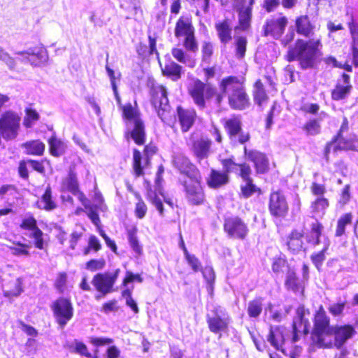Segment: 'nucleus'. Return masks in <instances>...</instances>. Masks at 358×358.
I'll return each instance as SVG.
<instances>
[{"instance_id": "obj_3", "label": "nucleus", "mask_w": 358, "mask_h": 358, "mask_svg": "<svg viewBox=\"0 0 358 358\" xmlns=\"http://www.w3.org/2000/svg\"><path fill=\"white\" fill-rule=\"evenodd\" d=\"M220 93L217 94L215 102L220 106L224 96L228 97L230 107L236 110H243L249 106V98L243 83L238 78L229 76L222 80L220 84Z\"/></svg>"}, {"instance_id": "obj_57", "label": "nucleus", "mask_w": 358, "mask_h": 358, "mask_svg": "<svg viewBox=\"0 0 358 358\" xmlns=\"http://www.w3.org/2000/svg\"><path fill=\"white\" fill-rule=\"evenodd\" d=\"M20 227L23 229L31 230V232H36V230L39 229L37 227L36 220L33 217L24 218L20 224Z\"/></svg>"}, {"instance_id": "obj_47", "label": "nucleus", "mask_w": 358, "mask_h": 358, "mask_svg": "<svg viewBox=\"0 0 358 358\" xmlns=\"http://www.w3.org/2000/svg\"><path fill=\"white\" fill-rule=\"evenodd\" d=\"M324 248L320 252L315 253L310 257L313 263L317 268L322 266L323 262L325 259V252L329 248V241L327 239L326 241H324Z\"/></svg>"}, {"instance_id": "obj_9", "label": "nucleus", "mask_w": 358, "mask_h": 358, "mask_svg": "<svg viewBox=\"0 0 358 358\" xmlns=\"http://www.w3.org/2000/svg\"><path fill=\"white\" fill-rule=\"evenodd\" d=\"M20 117L13 113L6 112L0 118V135L6 140L14 139L20 128Z\"/></svg>"}, {"instance_id": "obj_48", "label": "nucleus", "mask_w": 358, "mask_h": 358, "mask_svg": "<svg viewBox=\"0 0 358 358\" xmlns=\"http://www.w3.org/2000/svg\"><path fill=\"white\" fill-rule=\"evenodd\" d=\"M202 62L209 64L213 55V45L211 42L204 41L201 46Z\"/></svg>"}, {"instance_id": "obj_19", "label": "nucleus", "mask_w": 358, "mask_h": 358, "mask_svg": "<svg viewBox=\"0 0 358 358\" xmlns=\"http://www.w3.org/2000/svg\"><path fill=\"white\" fill-rule=\"evenodd\" d=\"M287 24V19L285 17L267 19L263 27L264 36L271 35L278 38L283 34Z\"/></svg>"}, {"instance_id": "obj_28", "label": "nucleus", "mask_w": 358, "mask_h": 358, "mask_svg": "<svg viewBox=\"0 0 358 358\" xmlns=\"http://www.w3.org/2000/svg\"><path fill=\"white\" fill-rule=\"evenodd\" d=\"M194 33V29L188 19L180 17L176 22L175 36L177 38L186 37Z\"/></svg>"}, {"instance_id": "obj_27", "label": "nucleus", "mask_w": 358, "mask_h": 358, "mask_svg": "<svg viewBox=\"0 0 358 358\" xmlns=\"http://www.w3.org/2000/svg\"><path fill=\"white\" fill-rule=\"evenodd\" d=\"M285 286L288 290H291L294 293H303V285L296 276V273L293 270H289L287 272Z\"/></svg>"}, {"instance_id": "obj_20", "label": "nucleus", "mask_w": 358, "mask_h": 358, "mask_svg": "<svg viewBox=\"0 0 358 358\" xmlns=\"http://www.w3.org/2000/svg\"><path fill=\"white\" fill-rule=\"evenodd\" d=\"M244 153L247 159L252 162L257 173H264L268 170V159L266 156L257 150H248L244 147Z\"/></svg>"}, {"instance_id": "obj_37", "label": "nucleus", "mask_w": 358, "mask_h": 358, "mask_svg": "<svg viewBox=\"0 0 358 358\" xmlns=\"http://www.w3.org/2000/svg\"><path fill=\"white\" fill-rule=\"evenodd\" d=\"M323 230V226L317 220L311 224L310 235L308 238V241L313 244L314 246L318 245L320 243V236Z\"/></svg>"}, {"instance_id": "obj_42", "label": "nucleus", "mask_w": 358, "mask_h": 358, "mask_svg": "<svg viewBox=\"0 0 358 358\" xmlns=\"http://www.w3.org/2000/svg\"><path fill=\"white\" fill-rule=\"evenodd\" d=\"M241 194L245 198H249L255 192H261V190L254 183L253 180L243 181L241 185Z\"/></svg>"}, {"instance_id": "obj_38", "label": "nucleus", "mask_w": 358, "mask_h": 358, "mask_svg": "<svg viewBox=\"0 0 358 358\" xmlns=\"http://www.w3.org/2000/svg\"><path fill=\"white\" fill-rule=\"evenodd\" d=\"M51 193L50 187H48L41 199L38 202V206L40 208L51 210L56 208L55 203L52 200Z\"/></svg>"}, {"instance_id": "obj_5", "label": "nucleus", "mask_w": 358, "mask_h": 358, "mask_svg": "<svg viewBox=\"0 0 358 358\" xmlns=\"http://www.w3.org/2000/svg\"><path fill=\"white\" fill-rule=\"evenodd\" d=\"M121 108L122 109L123 117L127 120V129L130 132L131 138L136 144H144L145 139V126L139 114L130 103L121 107Z\"/></svg>"}, {"instance_id": "obj_1", "label": "nucleus", "mask_w": 358, "mask_h": 358, "mask_svg": "<svg viewBox=\"0 0 358 358\" xmlns=\"http://www.w3.org/2000/svg\"><path fill=\"white\" fill-rule=\"evenodd\" d=\"M356 334L351 325H329V318L321 307L315 316L312 340L320 348H341Z\"/></svg>"}, {"instance_id": "obj_14", "label": "nucleus", "mask_w": 358, "mask_h": 358, "mask_svg": "<svg viewBox=\"0 0 358 358\" xmlns=\"http://www.w3.org/2000/svg\"><path fill=\"white\" fill-rule=\"evenodd\" d=\"M224 230L229 238L244 239L248 234L246 224L238 217H230L224 220Z\"/></svg>"}, {"instance_id": "obj_21", "label": "nucleus", "mask_w": 358, "mask_h": 358, "mask_svg": "<svg viewBox=\"0 0 358 358\" xmlns=\"http://www.w3.org/2000/svg\"><path fill=\"white\" fill-rule=\"evenodd\" d=\"M176 111L182 131H188L194 123L196 116L195 110L178 106Z\"/></svg>"}, {"instance_id": "obj_34", "label": "nucleus", "mask_w": 358, "mask_h": 358, "mask_svg": "<svg viewBox=\"0 0 358 358\" xmlns=\"http://www.w3.org/2000/svg\"><path fill=\"white\" fill-rule=\"evenodd\" d=\"M162 72L164 75L176 81L181 78L182 66L174 62H171L165 64L164 67L162 68Z\"/></svg>"}, {"instance_id": "obj_53", "label": "nucleus", "mask_w": 358, "mask_h": 358, "mask_svg": "<svg viewBox=\"0 0 358 358\" xmlns=\"http://www.w3.org/2000/svg\"><path fill=\"white\" fill-rule=\"evenodd\" d=\"M183 45L187 50L196 52L198 50V44L194 37V33L185 37Z\"/></svg>"}, {"instance_id": "obj_16", "label": "nucleus", "mask_w": 358, "mask_h": 358, "mask_svg": "<svg viewBox=\"0 0 358 358\" xmlns=\"http://www.w3.org/2000/svg\"><path fill=\"white\" fill-rule=\"evenodd\" d=\"M225 128L227 129L231 141L234 143L244 144L250 138L249 133L242 131L241 121L238 117L226 120Z\"/></svg>"}, {"instance_id": "obj_11", "label": "nucleus", "mask_w": 358, "mask_h": 358, "mask_svg": "<svg viewBox=\"0 0 358 358\" xmlns=\"http://www.w3.org/2000/svg\"><path fill=\"white\" fill-rule=\"evenodd\" d=\"M309 312L303 306H299L296 309V315L293 320V342L299 341V337L304 334H308L310 327V323L306 317L309 315Z\"/></svg>"}, {"instance_id": "obj_52", "label": "nucleus", "mask_w": 358, "mask_h": 358, "mask_svg": "<svg viewBox=\"0 0 358 358\" xmlns=\"http://www.w3.org/2000/svg\"><path fill=\"white\" fill-rule=\"evenodd\" d=\"M39 119L38 113L31 108L26 110V115L24 119V125L27 127H31L34 122Z\"/></svg>"}, {"instance_id": "obj_60", "label": "nucleus", "mask_w": 358, "mask_h": 358, "mask_svg": "<svg viewBox=\"0 0 358 358\" xmlns=\"http://www.w3.org/2000/svg\"><path fill=\"white\" fill-rule=\"evenodd\" d=\"M104 266V259H91L86 264V268L91 271H96L102 269Z\"/></svg>"}, {"instance_id": "obj_12", "label": "nucleus", "mask_w": 358, "mask_h": 358, "mask_svg": "<svg viewBox=\"0 0 358 358\" xmlns=\"http://www.w3.org/2000/svg\"><path fill=\"white\" fill-rule=\"evenodd\" d=\"M15 55L22 56V58L18 59L22 63H29L35 66L46 63L48 59L47 51L43 47L30 48L27 50L17 52Z\"/></svg>"}, {"instance_id": "obj_23", "label": "nucleus", "mask_w": 358, "mask_h": 358, "mask_svg": "<svg viewBox=\"0 0 358 358\" xmlns=\"http://www.w3.org/2000/svg\"><path fill=\"white\" fill-rule=\"evenodd\" d=\"M212 141L208 138H201L194 141L192 150L199 161L208 157Z\"/></svg>"}, {"instance_id": "obj_58", "label": "nucleus", "mask_w": 358, "mask_h": 358, "mask_svg": "<svg viewBox=\"0 0 358 358\" xmlns=\"http://www.w3.org/2000/svg\"><path fill=\"white\" fill-rule=\"evenodd\" d=\"M348 27L352 37L351 45H358V24L352 20L348 23Z\"/></svg>"}, {"instance_id": "obj_26", "label": "nucleus", "mask_w": 358, "mask_h": 358, "mask_svg": "<svg viewBox=\"0 0 358 358\" xmlns=\"http://www.w3.org/2000/svg\"><path fill=\"white\" fill-rule=\"evenodd\" d=\"M296 28L299 34L310 38L314 35L315 26L310 22L309 17L304 15L296 18Z\"/></svg>"}, {"instance_id": "obj_43", "label": "nucleus", "mask_w": 358, "mask_h": 358, "mask_svg": "<svg viewBox=\"0 0 358 358\" xmlns=\"http://www.w3.org/2000/svg\"><path fill=\"white\" fill-rule=\"evenodd\" d=\"M262 311V299L261 298L255 299L249 302L248 306V313L251 317H258Z\"/></svg>"}, {"instance_id": "obj_46", "label": "nucleus", "mask_w": 358, "mask_h": 358, "mask_svg": "<svg viewBox=\"0 0 358 358\" xmlns=\"http://www.w3.org/2000/svg\"><path fill=\"white\" fill-rule=\"evenodd\" d=\"M303 129L308 136H315L320 133L321 127L317 120L313 119L307 122Z\"/></svg>"}, {"instance_id": "obj_17", "label": "nucleus", "mask_w": 358, "mask_h": 358, "mask_svg": "<svg viewBox=\"0 0 358 358\" xmlns=\"http://www.w3.org/2000/svg\"><path fill=\"white\" fill-rule=\"evenodd\" d=\"M200 182L201 180L198 181L189 180L182 182L186 193V198L188 202L192 205H200L203 201L204 194Z\"/></svg>"}, {"instance_id": "obj_30", "label": "nucleus", "mask_w": 358, "mask_h": 358, "mask_svg": "<svg viewBox=\"0 0 358 358\" xmlns=\"http://www.w3.org/2000/svg\"><path fill=\"white\" fill-rule=\"evenodd\" d=\"M62 187L74 195H77V193H79V185L77 176L71 169L68 176L63 180Z\"/></svg>"}, {"instance_id": "obj_36", "label": "nucleus", "mask_w": 358, "mask_h": 358, "mask_svg": "<svg viewBox=\"0 0 358 358\" xmlns=\"http://www.w3.org/2000/svg\"><path fill=\"white\" fill-rule=\"evenodd\" d=\"M254 101L258 106H262L266 101L268 96L261 80H257L254 85Z\"/></svg>"}, {"instance_id": "obj_56", "label": "nucleus", "mask_w": 358, "mask_h": 358, "mask_svg": "<svg viewBox=\"0 0 358 358\" xmlns=\"http://www.w3.org/2000/svg\"><path fill=\"white\" fill-rule=\"evenodd\" d=\"M43 233L40 229H37L36 232H31L30 237L34 239L35 247L42 250L44 248V241L43 238Z\"/></svg>"}, {"instance_id": "obj_29", "label": "nucleus", "mask_w": 358, "mask_h": 358, "mask_svg": "<svg viewBox=\"0 0 358 358\" xmlns=\"http://www.w3.org/2000/svg\"><path fill=\"white\" fill-rule=\"evenodd\" d=\"M285 341L284 336L278 327H271L268 336V341L273 345L277 350H281L285 354V350L281 348L282 345Z\"/></svg>"}, {"instance_id": "obj_13", "label": "nucleus", "mask_w": 358, "mask_h": 358, "mask_svg": "<svg viewBox=\"0 0 358 358\" xmlns=\"http://www.w3.org/2000/svg\"><path fill=\"white\" fill-rule=\"evenodd\" d=\"M238 15V26L235 29L248 30L250 27L252 9L255 0H235Z\"/></svg>"}, {"instance_id": "obj_61", "label": "nucleus", "mask_w": 358, "mask_h": 358, "mask_svg": "<svg viewBox=\"0 0 358 358\" xmlns=\"http://www.w3.org/2000/svg\"><path fill=\"white\" fill-rule=\"evenodd\" d=\"M149 198L151 203L155 206L159 211L160 215L164 214V207L162 199L157 195L155 192L149 194Z\"/></svg>"}, {"instance_id": "obj_18", "label": "nucleus", "mask_w": 358, "mask_h": 358, "mask_svg": "<svg viewBox=\"0 0 358 358\" xmlns=\"http://www.w3.org/2000/svg\"><path fill=\"white\" fill-rule=\"evenodd\" d=\"M268 208L271 214L275 217H285L289 209L285 197L280 192L271 194Z\"/></svg>"}, {"instance_id": "obj_62", "label": "nucleus", "mask_w": 358, "mask_h": 358, "mask_svg": "<svg viewBox=\"0 0 358 358\" xmlns=\"http://www.w3.org/2000/svg\"><path fill=\"white\" fill-rule=\"evenodd\" d=\"M280 4V0H263L262 8L268 13L275 10Z\"/></svg>"}, {"instance_id": "obj_2", "label": "nucleus", "mask_w": 358, "mask_h": 358, "mask_svg": "<svg viewBox=\"0 0 358 358\" xmlns=\"http://www.w3.org/2000/svg\"><path fill=\"white\" fill-rule=\"evenodd\" d=\"M322 46L320 38L308 41L298 39L294 47L289 48L287 60L298 61L303 69H313L321 55Z\"/></svg>"}, {"instance_id": "obj_8", "label": "nucleus", "mask_w": 358, "mask_h": 358, "mask_svg": "<svg viewBox=\"0 0 358 358\" xmlns=\"http://www.w3.org/2000/svg\"><path fill=\"white\" fill-rule=\"evenodd\" d=\"M57 322L64 328L73 316V308L69 299L59 298L51 306Z\"/></svg>"}, {"instance_id": "obj_35", "label": "nucleus", "mask_w": 358, "mask_h": 358, "mask_svg": "<svg viewBox=\"0 0 358 358\" xmlns=\"http://www.w3.org/2000/svg\"><path fill=\"white\" fill-rule=\"evenodd\" d=\"M302 236V234L298 231H293L289 235L287 245L288 249L292 253H297L301 250L303 247Z\"/></svg>"}, {"instance_id": "obj_7", "label": "nucleus", "mask_w": 358, "mask_h": 358, "mask_svg": "<svg viewBox=\"0 0 358 358\" xmlns=\"http://www.w3.org/2000/svg\"><path fill=\"white\" fill-rule=\"evenodd\" d=\"M210 331L214 334L226 331L231 322V317L226 309L222 306H216L206 316Z\"/></svg>"}, {"instance_id": "obj_41", "label": "nucleus", "mask_w": 358, "mask_h": 358, "mask_svg": "<svg viewBox=\"0 0 358 358\" xmlns=\"http://www.w3.org/2000/svg\"><path fill=\"white\" fill-rule=\"evenodd\" d=\"M50 151L51 155L55 157L62 155L64 152V146L63 143L55 136H52L48 140Z\"/></svg>"}, {"instance_id": "obj_24", "label": "nucleus", "mask_w": 358, "mask_h": 358, "mask_svg": "<svg viewBox=\"0 0 358 358\" xmlns=\"http://www.w3.org/2000/svg\"><path fill=\"white\" fill-rule=\"evenodd\" d=\"M215 28L221 43L226 45L231 41L232 27L229 20L225 19L222 21L216 22Z\"/></svg>"}, {"instance_id": "obj_51", "label": "nucleus", "mask_w": 358, "mask_h": 358, "mask_svg": "<svg viewBox=\"0 0 358 358\" xmlns=\"http://www.w3.org/2000/svg\"><path fill=\"white\" fill-rule=\"evenodd\" d=\"M221 164L223 167V171L227 173V176L231 173H237L238 171L240 164H236L231 158L222 159Z\"/></svg>"}, {"instance_id": "obj_31", "label": "nucleus", "mask_w": 358, "mask_h": 358, "mask_svg": "<svg viewBox=\"0 0 358 358\" xmlns=\"http://www.w3.org/2000/svg\"><path fill=\"white\" fill-rule=\"evenodd\" d=\"M22 147L27 155H42L45 150V144L38 140L27 141Z\"/></svg>"}, {"instance_id": "obj_63", "label": "nucleus", "mask_w": 358, "mask_h": 358, "mask_svg": "<svg viewBox=\"0 0 358 358\" xmlns=\"http://www.w3.org/2000/svg\"><path fill=\"white\" fill-rule=\"evenodd\" d=\"M186 259L189 264V266L192 267V268L194 270V271L196 272L201 270V265L199 262V260L194 256L190 254H187L185 255Z\"/></svg>"}, {"instance_id": "obj_33", "label": "nucleus", "mask_w": 358, "mask_h": 358, "mask_svg": "<svg viewBox=\"0 0 358 358\" xmlns=\"http://www.w3.org/2000/svg\"><path fill=\"white\" fill-rule=\"evenodd\" d=\"M173 57L179 62L185 64L188 67L194 68L196 60L180 48H173L171 50Z\"/></svg>"}, {"instance_id": "obj_54", "label": "nucleus", "mask_w": 358, "mask_h": 358, "mask_svg": "<svg viewBox=\"0 0 358 358\" xmlns=\"http://www.w3.org/2000/svg\"><path fill=\"white\" fill-rule=\"evenodd\" d=\"M287 267V262L285 259L281 257L273 259L272 264V270L274 273H283Z\"/></svg>"}, {"instance_id": "obj_32", "label": "nucleus", "mask_w": 358, "mask_h": 358, "mask_svg": "<svg viewBox=\"0 0 358 358\" xmlns=\"http://www.w3.org/2000/svg\"><path fill=\"white\" fill-rule=\"evenodd\" d=\"M148 164L145 163V157H142L141 152L134 149L133 153V169L135 175L137 177L144 175L143 169Z\"/></svg>"}, {"instance_id": "obj_50", "label": "nucleus", "mask_w": 358, "mask_h": 358, "mask_svg": "<svg viewBox=\"0 0 358 358\" xmlns=\"http://www.w3.org/2000/svg\"><path fill=\"white\" fill-rule=\"evenodd\" d=\"M0 60H1L10 70L13 71L15 69L16 66H17L16 59L11 57L7 52H6L1 47H0Z\"/></svg>"}, {"instance_id": "obj_45", "label": "nucleus", "mask_w": 358, "mask_h": 358, "mask_svg": "<svg viewBox=\"0 0 358 358\" xmlns=\"http://www.w3.org/2000/svg\"><path fill=\"white\" fill-rule=\"evenodd\" d=\"M352 218L351 213H346L338 219L335 234L336 236L339 237L344 234L345 226L351 223Z\"/></svg>"}, {"instance_id": "obj_4", "label": "nucleus", "mask_w": 358, "mask_h": 358, "mask_svg": "<svg viewBox=\"0 0 358 358\" xmlns=\"http://www.w3.org/2000/svg\"><path fill=\"white\" fill-rule=\"evenodd\" d=\"M151 104L158 117L166 124L172 127L176 121L167 97V90L161 85H154L151 89Z\"/></svg>"}, {"instance_id": "obj_59", "label": "nucleus", "mask_w": 358, "mask_h": 358, "mask_svg": "<svg viewBox=\"0 0 358 358\" xmlns=\"http://www.w3.org/2000/svg\"><path fill=\"white\" fill-rule=\"evenodd\" d=\"M239 176L241 177L243 181L252 180V178L250 177V175L252 173V169L250 166L244 163V164H240L239 169Z\"/></svg>"}, {"instance_id": "obj_55", "label": "nucleus", "mask_w": 358, "mask_h": 358, "mask_svg": "<svg viewBox=\"0 0 358 358\" xmlns=\"http://www.w3.org/2000/svg\"><path fill=\"white\" fill-rule=\"evenodd\" d=\"M345 305V301H338L332 303L328 308L329 312L334 316H341L343 314Z\"/></svg>"}, {"instance_id": "obj_64", "label": "nucleus", "mask_w": 358, "mask_h": 358, "mask_svg": "<svg viewBox=\"0 0 358 358\" xmlns=\"http://www.w3.org/2000/svg\"><path fill=\"white\" fill-rule=\"evenodd\" d=\"M146 212H147V206H146L145 203L142 200H140L136 204V208H135L136 216L139 219H142L145 217Z\"/></svg>"}, {"instance_id": "obj_39", "label": "nucleus", "mask_w": 358, "mask_h": 358, "mask_svg": "<svg viewBox=\"0 0 358 358\" xmlns=\"http://www.w3.org/2000/svg\"><path fill=\"white\" fill-rule=\"evenodd\" d=\"M328 206V200L323 196H319L311 204L312 213L315 215L322 216Z\"/></svg>"}, {"instance_id": "obj_25", "label": "nucleus", "mask_w": 358, "mask_h": 358, "mask_svg": "<svg viewBox=\"0 0 358 358\" xmlns=\"http://www.w3.org/2000/svg\"><path fill=\"white\" fill-rule=\"evenodd\" d=\"M229 182V176L223 171H217L212 169L207 180L208 186L211 188L217 189L227 185Z\"/></svg>"}, {"instance_id": "obj_10", "label": "nucleus", "mask_w": 358, "mask_h": 358, "mask_svg": "<svg viewBox=\"0 0 358 358\" xmlns=\"http://www.w3.org/2000/svg\"><path fill=\"white\" fill-rule=\"evenodd\" d=\"M120 270L117 268L114 273L106 272L96 274L92 280V284L96 290L106 295L113 292V286L118 278Z\"/></svg>"}, {"instance_id": "obj_44", "label": "nucleus", "mask_w": 358, "mask_h": 358, "mask_svg": "<svg viewBox=\"0 0 358 358\" xmlns=\"http://www.w3.org/2000/svg\"><path fill=\"white\" fill-rule=\"evenodd\" d=\"M136 229H133L128 231V240L132 250L138 255H141L143 252L142 245L139 243L136 236Z\"/></svg>"}, {"instance_id": "obj_40", "label": "nucleus", "mask_w": 358, "mask_h": 358, "mask_svg": "<svg viewBox=\"0 0 358 358\" xmlns=\"http://www.w3.org/2000/svg\"><path fill=\"white\" fill-rule=\"evenodd\" d=\"M351 89V85H342L337 84L331 92L332 99L336 101L345 99L349 94Z\"/></svg>"}, {"instance_id": "obj_6", "label": "nucleus", "mask_w": 358, "mask_h": 358, "mask_svg": "<svg viewBox=\"0 0 358 358\" xmlns=\"http://www.w3.org/2000/svg\"><path fill=\"white\" fill-rule=\"evenodd\" d=\"M188 92L194 103L200 108H206V99H211L216 94V89L209 83L196 79L188 87Z\"/></svg>"}, {"instance_id": "obj_49", "label": "nucleus", "mask_w": 358, "mask_h": 358, "mask_svg": "<svg viewBox=\"0 0 358 358\" xmlns=\"http://www.w3.org/2000/svg\"><path fill=\"white\" fill-rule=\"evenodd\" d=\"M247 38L244 36H237L236 38V56L238 59H242L245 57L247 47Z\"/></svg>"}, {"instance_id": "obj_15", "label": "nucleus", "mask_w": 358, "mask_h": 358, "mask_svg": "<svg viewBox=\"0 0 358 358\" xmlns=\"http://www.w3.org/2000/svg\"><path fill=\"white\" fill-rule=\"evenodd\" d=\"M173 164L179 172L187 177L189 180L198 181L201 179L199 170L191 163L189 159L182 154L173 157Z\"/></svg>"}, {"instance_id": "obj_22", "label": "nucleus", "mask_w": 358, "mask_h": 358, "mask_svg": "<svg viewBox=\"0 0 358 358\" xmlns=\"http://www.w3.org/2000/svg\"><path fill=\"white\" fill-rule=\"evenodd\" d=\"M355 148V145L354 141L345 139L342 136V134H338L334 139L326 145L324 155L327 158L328 155L331 150L336 152L337 150H354Z\"/></svg>"}]
</instances>
